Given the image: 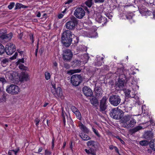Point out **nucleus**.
I'll list each match as a JSON object with an SVG mask.
<instances>
[{
	"instance_id": "59",
	"label": "nucleus",
	"mask_w": 155,
	"mask_h": 155,
	"mask_svg": "<svg viewBox=\"0 0 155 155\" xmlns=\"http://www.w3.org/2000/svg\"><path fill=\"white\" fill-rule=\"evenodd\" d=\"M8 62V59H3L2 61V63L3 64H5Z\"/></svg>"
},
{
	"instance_id": "24",
	"label": "nucleus",
	"mask_w": 155,
	"mask_h": 155,
	"mask_svg": "<svg viewBox=\"0 0 155 155\" xmlns=\"http://www.w3.org/2000/svg\"><path fill=\"white\" fill-rule=\"evenodd\" d=\"M132 101L130 98L125 97L124 101L123 103L126 105L132 106Z\"/></svg>"
},
{
	"instance_id": "29",
	"label": "nucleus",
	"mask_w": 155,
	"mask_h": 155,
	"mask_svg": "<svg viewBox=\"0 0 155 155\" xmlns=\"http://www.w3.org/2000/svg\"><path fill=\"white\" fill-rule=\"evenodd\" d=\"M143 129V127L140 126H137L131 129L130 132L132 134H134L139 130Z\"/></svg>"
},
{
	"instance_id": "43",
	"label": "nucleus",
	"mask_w": 155,
	"mask_h": 155,
	"mask_svg": "<svg viewBox=\"0 0 155 155\" xmlns=\"http://www.w3.org/2000/svg\"><path fill=\"white\" fill-rule=\"evenodd\" d=\"M135 2H137L138 5L140 6L144 2V0H135Z\"/></svg>"
},
{
	"instance_id": "47",
	"label": "nucleus",
	"mask_w": 155,
	"mask_h": 155,
	"mask_svg": "<svg viewBox=\"0 0 155 155\" xmlns=\"http://www.w3.org/2000/svg\"><path fill=\"white\" fill-rule=\"evenodd\" d=\"M15 3L14 2H12L10 3L8 6V8L9 9H11L13 8L15 5Z\"/></svg>"
},
{
	"instance_id": "64",
	"label": "nucleus",
	"mask_w": 155,
	"mask_h": 155,
	"mask_svg": "<svg viewBox=\"0 0 155 155\" xmlns=\"http://www.w3.org/2000/svg\"><path fill=\"white\" fill-rule=\"evenodd\" d=\"M115 147L116 146H114L112 145H110L109 146V148L110 150H112L114 149V147Z\"/></svg>"
},
{
	"instance_id": "12",
	"label": "nucleus",
	"mask_w": 155,
	"mask_h": 155,
	"mask_svg": "<svg viewBox=\"0 0 155 155\" xmlns=\"http://www.w3.org/2000/svg\"><path fill=\"white\" fill-rule=\"evenodd\" d=\"M73 56V54L69 49H67L63 51V59L66 61H71Z\"/></svg>"
},
{
	"instance_id": "55",
	"label": "nucleus",
	"mask_w": 155,
	"mask_h": 155,
	"mask_svg": "<svg viewBox=\"0 0 155 155\" xmlns=\"http://www.w3.org/2000/svg\"><path fill=\"white\" fill-rule=\"evenodd\" d=\"M51 153L50 151L47 150H46L45 151V155H50Z\"/></svg>"
},
{
	"instance_id": "25",
	"label": "nucleus",
	"mask_w": 155,
	"mask_h": 155,
	"mask_svg": "<svg viewBox=\"0 0 155 155\" xmlns=\"http://www.w3.org/2000/svg\"><path fill=\"white\" fill-rule=\"evenodd\" d=\"M79 136L84 141H87L91 139V138L87 135L81 133L79 134Z\"/></svg>"
},
{
	"instance_id": "61",
	"label": "nucleus",
	"mask_w": 155,
	"mask_h": 155,
	"mask_svg": "<svg viewBox=\"0 0 155 155\" xmlns=\"http://www.w3.org/2000/svg\"><path fill=\"white\" fill-rule=\"evenodd\" d=\"M126 18L127 19L130 20L132 19V17L130 15H126Z\"/></svg>"
},
{
	"instance_id": "3",
	"label": "nucleus",
	"mask_w": 155,
	"mask_h": 155,
	"mask_svg": "<svg viewBox=\"0 0 155 155\" xmlns=\"http://www.w3.org/2000/svg\"><path fill=\"white\" fill-rule=\"evenodd\" d=\"M124 75H122L119 78L118 81L116 83L115 87L117 90H123L124 86L125 80L127 82L129 80L125 79Z\"/></svg>"
},
{
	"instance_id": "52",
	"label": "nucleus",
	"mask_w": 155,
	"mask_h": 155,
	"mask_svg": "<svg viewBox=\"0 0 155 155\" xmlns=\"http://www.w3.org/2000/svg\"><path fill=\"white\" fill-rule=\"evenodd\" d=\"M94 65L97 66H100L102 65V62L98 61L97 62L95 63Z\"/></svg>"
},
{
	"instance_id": "38",
	"label": "nucleus",
	"mask_w": 155,
	"mask_h": 155,
	"mask_svg": "<svg viewBox=\"0 0 155 155\" xmlns=\"http://www.w3.org/2000/svg\"><path fill=\"white\" fill-rule=\"evenodd\" d=\"M92 130L95 134L99 138L101 137V135L99 134L98 131L94 127H92Z\"/></svg>"
},
{
	"instance_id": "62",
	"label": "nucleus",
	"mask_w": 155,
	"mask_h": 155,
	"mask_svg": "<svg viewBox=\"0 0 155 155\" xmlns=\"http://www.w3.org/2000/svg\"><path fill=\"white\" fill-rule=\"evenodd\" d=\"M0 81L4 82H6V80L4 78H0Z\"/></svg>"
},
{
	"instance_id": "42",
	"label": "nucleus",
	"mask_w": 155,
	"mask_h": 155,
	"mask_svg": "<svg viewBox=\"0 0 155 155\" xmlns=\"http://www.w3.org/2000/svg\"><path fill=\"white\" fill-rule=\"evenodd\" d=\"M18 68L19 69L21 70H26L28 69V68L26 66H25L23 64H19Z\"/></svg>"
},
{
	"instance_id": "58",
	"label": "nucleus",
	"mask_w": 155,
	"mask_h": 155,
	"mask_svg": "<svg viewBox=\"0 0 155 155\" xmlns=\"http://www.w3.org/2000/svg\"><path fill=\"white\" fill-rule=\"evenodd\" d=\"M95 2L96 3H102L104 2V0H94Z\"/></svg>"
},
{
	"instance_id": "39",
	"label": "nucleus",
	"mask_w": 155,
	"mask_h": 155,
	"mask_svg": "<svg viewBox=\"0 0 155 155\" xmlns=\"http://www.w3.org/2000/svg\"><path fill=\"white\" fill-rule=\"evenodd\" d=\"M85 3L87 6L89 7H91L93 4L92 0H87Z\"/></svg>"
},
{
	"instance_id": "60",
	"label": "nucleus",
	"mask_w": 155,
	"mask_h": 155,
	"mask_svg": "<svg viewBox=\"0 0 155 155\" xmlns=\"http://www.w3.org/2000/svg\"><path fill=\"white\" fill-rule=\"evenodd\" d=\"M35 122H36V125L38 126L40 122V120L39 119L37 118L35 120Z\"/></svg>"
},
{
	"instance_id": "48",
	"label": "nucleus",
	"mask_w": 155,
	"mask_h": 155,
	"mask_svg": "<svg viewBox=\"0 0 155 155\" xmlns=\"http://www.w3.org/2000/svg\"><path fill=\"white\" fill-rule=\"evenodd\" d=\"M105 15L109 19H111L112 16L111 14V13H107L104 12Z\"/></svg>"
},
{
	"instance_id": "54",
	"label": "nucleus",
	"mask_w": 155,
	"mask_h": 155,
	"mask_svg": "<svg viewBox=\"0 0 155 155\" xmlns=\"http://www.w3.org/2000/svg\"><path fill=\"white\" fill-rule=\"evenodd\" d=\"M70 65L67 63H65L64 64V68H65L68 69H69L70 68Z\"/></svg>"
},
{
	"instance_id": "40",
	"label": "nucleus",
	"mask_w": 155,
	"mask_h": 155,
	"mask_svg": "<svg viewBox=\"0 0 155 155\" xmlns=\"http://www.w3.org/2000/svg\"><path fill=\"white\" fill-rule=\"evenodd\" d=\"M139 143L142 146H146L148 143V142L147 140H144L140 141Z\"/></svg>"
},
{
	"instance_id": "19",
	"label": "nucleus",
	"mask_w": 155,
	"mask_h": 155,
	"mask_svg": "<svg viewBox=\"0 0 155 155\" xmlns=\"http://www.w3.org/2000/svg\"><path fill=\"white\" fill-rule=\"evenodd\" d=\"M139 11L140 13L143 16H148L152 14L151 11L148 10L147 9L144 8L142 9L140 8Z\"/></svg>"
},
{
	"instance_id": "23",
	"label": "nucleus",
	"mask_w": 155,
	"mask_h": 155,
	"mask_svg": "<svg viewBox=\"0 0 155 155\" xmlns=\"http://www.w3.org/2000/svg\"><path fill=\"white\" fill-rule=\"evenodd\" d=\"M97 142L94 140H90L87 143V145L88 147L91 146L94 148H96L97 146Z\"/></svg>"
},
{
	"instance_id": "15",
	"label": "nucleus",
	"mask_w": 155,
	"mask_h": 155,
	"mask_svg": "<svg viewBox=\"0 0 155 155\" xmlns=\"http://www.w3.org/2000/svg\"><path fill=\"white\" fill-rule=\"evenodd\" d=\"M95 20L96 21L100 23H102V25L105 24L107 22V18L103 17L99 12H96L95 13Z\"/></svg>"
},
{
	"instance_id": "6",
	"label": "nucleus",
	"mask_w": 155,
	"mask_h": 155,
	"mask_svg": "<svg viewBox=\"0 0 155 155\" xmlns=\"http://www.w3.org/2000/svg\"><path fill=\"white\" fill-rule=\"evenodd\" d=\"M121 101V97L118 95H113L109 97V101L111 105L114 106H117L118 105L120 104Z\"/></svg>"
},
{
	"instance_id": "63",
	"label": "nucleus",
	"mask_w": 155,
	"mask_h": 155,
	"mask_svg": "<svg viewBox=\"0 0 155 155\" xmlns=\"http://www.w3.org/2000/svg\"><path fill=\"white\" fill-rule=\"evenodd\" d=\"M13 150H9L8 153V155H12V154L13 153Z\"/></svg>"
},
{
	"instance_id": "7",
	"label": "nucleus",
	"mask_w": 155,
	"mask_h": 155,
	"mask_svg": "<svg viewBox=\"0 0 155 155\" xmlns=\"http://www.w3.org/2000/svg\"><path fill=\"white\" fill-rule=\"evenodd\" d=\"M82 78L81 75L76 74L72 76L71 77V82L75 86H78L82 81Z\"/></svg>"
},
{
	"instance_id": "41",
	"label": "nucleus",
	"mask_w": 155,
	"mask_h": 155,
	"mask_svg": "<svg viewBox=\"0 0 155 155\" xmlns=\"http://www.w3.org/2000/svg\"><path fill=\"white\" fill-rule=\"evenodd\" d=\"M81 71V70L80 69H77L74 70H71L68 71V74H72L73 73H77V72H80Z\"/></svg>"
},
{
	"instance_id": "37",
	"label": "nucleus",
	"mask_w": 155,
	"mask_h": 155,
	"mask_svg": "<svg viewBox=\"0 0 155 155\" xmlns=\"http://www.w3.org/2000/svg\"><path fill=\"white\" fill-rule=\"evenodd\" d=\"M74 114H75L77 118L78 119L80 120H81V114L80 112L79 111V110L77 111Z\"/></svg>"
},
{
	"instance_id": "33",
	"label": "nucleus",
	"mask_w": 155,
	"mask_h": 155,
	"mask_svg": "<svg viewBox=\"0 0 155 155\" xmlns=\"http://www.w3.org/2000/svg\"><path fill=\"white\" fill-rule=\"evenodd\" d=\"M132 106L125 105L124 110L126 112H129L131 111L132 109Z\"/></svg>"
},
{
	"instance_id": "21",
	"label": "nucleus",
	"mask_w": 155,
	"mask_h": 155,
	"mask_svg": "<svg viewBox=\"0 0 155 155\" xmlns=\"http://www.w3.org/2000/svg\"><path fill=\"white\" fill-rule=\"evenodd\" d=\"M79 127L81 130L84 133L86 134H88L89 133V131L88 129L81 122L79 124Z\"/></svg>"
},
{
	"instance_id": "13",
	"label": "nucleus",
	"mask_w": 155,
	"mask_h": 155,
	"mask_svg": "<svg viewBox=\"0 0 155 155\" xmlns=\"http://www.w3.org/2000/svg\"><path fill=\"white\" fill-rule=\"evenodd\" d=\"M0 40H2V42L4 41L8 42L12 38L13 34L11 32L8 34H4L3 32V30L0 31Z\"/></svg>"
},
{
	"instance_id": "50",
	"label": "nucleus",
	"mask_w": 155,
	"mask_h": 155,
	"mask_svg": "<svg viewBox=\"0 0 155 155\" xmlns=\"http://www.w3.org/2000/svg\"><path fill=\"white\" fill-rule=\"evenodd\" d=\"M71 110L72 112L74 113L76 112L78 110L75 107L72 106L71 107Z\"/></svg>"
},
{
	"instance_id": "18",
	"label": "nucleus",
	"mask_w": 155,
	"mask_h": 155,
	"mask_svg": "<svg viewBox=\"0 0 155 155\" xmlns=\"http://www.w3.org/2000/svg\"><path fill=\"white\" fill-rule=\"evenodd\" d=\"M132 118L131 115H127L123 116L121 119V121L122 123V127H124L126 124Z\"/></svg>"
},
{
	"instance_id": "20",
	"label": "nucleus",
	"mask_w": 155,
	"mask_h": 155,
	"mask_svg": "<svg viewBox=\"0 0 155 155\" xmlns=\"http://www.w3.org/2000/svg\"><path fill=\"white\" fill-rule=\"evenodd\" d=\"M136 123L135 120L133 118L131 119L126 124L124 127L126 128H129L130 127H133L135 125Z\"/></svg>"
},
{
	"instance_id": "1",
	"label": "nucleus",
	"mask_w": 155,
	"mask_h": 155,
	"mask_svg": "<svg viewBox=\"0 0 155 155\" xmlns=\"http://www.w3.org/2000/svg\"><path fill=\"white\" fill-rule=\"evenodd\" d=\"M74 41V44L78 43V38L71 34V32L69 30L64 31L61 37V41L63 44L66 47H69Z\"/></svg>"
},
{
	"instance_id": "2",
	"label": "nucleus",
	"mask_w": 155,
	"mask_h": 155,
	"mask_svg": "<svg viewBox=\"0 0 155 155\" xmlns=\"http://www.w3.org/2000/svg\"><path fill=\"white\" fill-rule=\"evenodd\" d=\"M110 115L111 117L116 120L120 119L124 115L123 111L117 108H113L110 112Z\"/></svg>"
},
{
	"instance_id": "17",
	"label": "nucleus",
	"mask_w": 155,
	"mask_h": 155,
	"mask_svg": "<svg viewBox=\"0 0 155 155\" xmlns=\"http://www.w3.org/2000/svg\"><path fill=\"white\" fill-rule=\"evenodd\" d=\"M82 91L84 95L87 97H91L93 95L92 91L88 87H84L83 88Z\"/></svg>"
},
{
	"instance_id": "10",
	"label": "nucleus",
	"mask_w": 155,
	"mask_h": 155,
	"mask_svg": "<svg viewBox=\"0 0 155 155\" xmlns=\"http://www.w3.org/2000/svg\"><path fill=\"white\" fill-rule=\"evenodd\" d=\"M5 52L8 55H11L15 51V45L13 44L8 43L6 45L5 48Z\"/></svg>"
},
{
	"instance_id": "35",
	"label": "nucleus",
	"mask_w": 155,
	"mask_h": 155,
	"mask_svg": "<svg viewBox=\"0 0 155 155\" xmlns=\"http://www.w3.org/2000/svg\"><path fill=\"white\" fill-rule=\"evenodd\" d=\"M8 94L5 93L4 94L2 97L0 98V100L2 102H4L7 99V96Z\"/></svg>"
},
{
	"instance_id": "36",
	"label": "nucleus",
	"mask_w": 155,
	"mask_h": 155,
	"mask_svg": "<svg viewBox=\"0 0 155 155\" xmlns=\"http://www.w3.org/2000/svg\"><path fill=\"white\" fill-rule=\"evenodd\" d=\"M5 51L4 46L0 43V55H2L4 53Z\"/></svg>"
},
{
	"instance_id": "44",
	"label": "nucleus",
	"mask_w": 155,
	"mask_h": 155,
	"mask_svg": "<svg viewBox=\"0 0 155 155\" xmlns=\"http://www.w3.org/2000/svg\"><path fill=\"white\" fill-rule=\"evenodd\" d=\"M61 115H62V119L63 120L64 126H65V122H66L65 115V114L63 112V110H62V113Z\"/></svg>"
},
{
	"instance_id": "56",
	"label": "nucleus",
	"mask_w": 155,
	"mask_h": 155,
	"mask_svg": "<svg viewBox=\"0 0 155 155\" xmlns=\"http://www.w3.org/2000/svg\"><path fill=\"white\" fill-rule=\"evenodd\" d=\"M73 0H68L66 2H65V4H70L72 3Z\"/></svg>"
},
{
	"instance_id": "57",
	"label": "nucleus",
	"mask_w": 155,
	"mask_h": 155,
	"mask_svg": "<svg viewBox=\"0 0 155 155\" xmlns=\"http://www.w3.org/2000/svg\"><path fill=\"white\" fill-rule=\"evenodd\" d=\"M13 153H14L15 155H17V153L19 151V148L16 150H13Z\"/></svg>"
},
{
	"instance_id": "53",
	"label": "nucleus",
	"mask_w": 155,
	"mask_h": 155,
	"mask_svg": "<svg viewBox=\"0 0 155 155\" xmlns=\"http://www.w3.org/2000/svg\"><path fill=\"white\" fill-rule=\"evenodd\" d=\"M116 138L117 139H118L119 140H120V142H121V143L123 144H124L125 143L124 142V141L121 139L119 137V136H117L116 137Z\"/></svg>"
},
{
	"instance_id": "27",
	"label": "nucleus",
	"mask_w": 155,
	"mask_h": 155,
	"mask_svg": "<svg viewBox=\"0 0 155 155\" xmlns=\"http://www.w3.org/2000/svg\"><path fill=\"white\" fill-rule=\"evenodd\" d=\"M95 94L97 97H99L102 94V90L100 87H97L95 88Z\"/></svg>"
},
{
	"instance_id": "45",
	"label": "nucleus",
	"mask_w": 155,
	"mask_h": 155,
	"mask_svg": "<svg viewBox=\"0 0 155 155\" xmlns=\"http://www.w3.org/2000/svg\"><path fill=\"white\" fill-rule=\"evenodd\" d=\"M24 59L22 58L21 59H19L18 61L16 62L17 65L18 64H21V63H24Z\"/></svg>"
},
{
	"instance_id": "31",
	"label": "nucleus",
	"mask_w": 155,
	"mask_h": 155,
	"mask_svg": "<svg viewBox=\"0 0 155 155\" xmlns=\"http://www.w3.org/2000/svg\"><path fill=\"white\" fill-rule=\"evenodd\" d=\"M28 7L27 6H26L25 5H24L21 3H16L15 7V10L18 9H19L21 8H27Z\"/></svg>"
},
{
	"instance_id": "30",
	"label": "nucleus",
	"mask_w": 155,
	"mask_h": 155,
	"mask_svg": "<svg viewBox=\"0 0 155 155\" xmlns=\"http://www.w3.org/2000/svg\"><path fill=\"white\" fill-rule=\"evenodd\" d=\"M91 103L94 106H96L98 104L97 99L95 97L92 98L90 101Z\"/></svg>"
},
{
	"instance_id": "32",
	"label": "nucleus",
	"mask_w": 155,
	"mask_h": 155,
	"mask_svg": "<svg viewBox=\"0 0 155 155\" xmlns=\"http://www.w3.org/2000/svg\"><path fill=\"white\" fill-rule=\"evenodd\" d=\"M131 91L128 89H126L124 91L125 96V97L131 98L133 97L134 96H131L130 94Z\"/></svg>"
},
{
	"instance_id": "11",
	"label": "nucleus",
	"mask_w": 155,
	"mask_h": 155,
	"mask_svg": "<svg viewBox=\"0 0 155 155\" xmlns=\"http://www.w3.org/2000/svg\"><path fill=\"white\" fill-rule=\"evenodd\" d=\"M107 97L104 96L100 101L99 104V111H104L107 109Z\"/></svg>"
},
{
	"instance_id": "22",
	"label": "nucleus",
	"mask_w": 155,
	"mask_h": 155,
	"mask_svg": "<svg viewBox=\"0 0 155 155\" xmlns=\"http://www.w3.org/2000/svg\"><path fill=\"white\" fill-rule=\"evenodd\" d=\"M153 134L151 131L146 132L144 134V137L147 140H150L153 138Z\"/></svg>"
},
{
	"instance_id": "5",
	"label": "nucleus",
	"mask_w": 155,
	"mask_h": 155,
	"mask_svg": "<svg viewBox=\"0 0 155 155\" xmlns=\"http://www.w3.org/2000/svg\"><path fill=\"white\" fill-rule=\"evenodd\" d=\"M78 23V20L74 16L70 17V20L66 23V28L69 30H73Z\"/></svg>"
},
{
	"instance_id": "4",
	"label": "nucleus",
	"mask_w": 155,
	"mask_h": 155,
	"mask_svg": "<svg viewBox=\"0 0 155 155\" xmlns=\"http://www.w3.org/2000/svg\"><path fill=\"white\" fill-rule=\"evenodd\" d=\"M52 87H51V92L54 96L57 98H61L62 97L63 94L61 87H56L55 84L51 83Z\"/></svg>"
},
{
	"instance_id": "34",
	"label": "nucleus",
	"mask_w": 155,
	"mask_h": 155,
	"mask_svg": "<svg viewBox=\"0 0 155 155\" xmlns=\"http://www.w3.org/2000/svg\"><path fill=\"white\" fill-rule=\"evenodd\" d=\"M150 145V148L155 151V139L151 141Z\"/></svg>"
},
{
	"instance_id": "28",
	"label": "nucleus",
	"mask_w": 155,
	"mask_h": 155,
	"mask_svg": "<svg viewBox=\"0 0 155 155\" xmlns=\"http://www.w3.org/2000/svg\"><path fill=\"white\" fill-rule=\"evenodd\" d=\"M81 62L80 61L75 59L72 62V66L73 67H75L79 66L80 65Z\"/></svg>"
},
{
	"instance_id": "46",
	"label": "nucleus",
	"mask_w": 155,
	"mask_h": 155,
	"mask_svg": "<svg viewBox=\"0 0 155 155\" xmlns=\"http://www.w3.org/2000/svg\"><path fill=\"white\" fill-rule=\"evenodd\" d=\"M45 78L47 80L49 79L50 78V73L48 72H46L45 73Z\"/></svg>"
},
{
	"instance_id": "14",
	"label": "nucleus",
	"mask_w": 155,
	"mask_h": 155,
	"mask_svg": "<svg viewBox=\"0 0 155 155\" xmlns=\"http://www.w3.org/2000/svg\"><path fill=\"white\" fill-rule=\"evenodd\" d=\"M74 15L77 18L81 19L84 16L85 12L82 8H78L75 9Z\"/></svg>"
},
{
	"instance_id": "49",
	"label": "nucleus",
	"mask_w": 155,
	"mask_h": 155,
	"mask_svg": "<svg viewBox=\"0 0 155 155\" xmlns=\"http://www.w3.org/2000/svg\"><path fill=\"white\" fill-rule=\"evenodd\" d=\"M29 36L30 37V39L32 43H33V42H34V40L33 34H29Z\"/></svg>"
},
{
	"instance_id": "26",
	"label": "nucleus",
	"mask_w": 155,
	"mask_h": 155,
	"mask_svg": "<svg viewBox=\"0 0 155 155\" xmlns=\"http://www.w3.org/2000/svg\"><path fill=\"white\" fill-rule=\"evenodd\" d=\"M84 151L87 154H91L92 155H96V151L93 148H90L88 150L85 149Z\"/></svg>"
},
{
	"instance_id": "51",
	"label": "nucleus",
	"mask_w": 155,
	"mask_h": 155,
	"mask_svg": "<svg viewBox=\"0 0 155 155\" xmlns=\"http://www.w3.org/2000/svg\"><path fill=\"white\" fill-rule=\"evenodd\" d=\"M18 55V53L17 52H15L14 54V55H13L12 57H11L10 59L11 60H14L16 58V57Z\"/></svg>"
},
{
	"instance_id": "16",
	"label": "nucleus",
	"mask_w": 155,
	"mask_h": 155,
	"mask_svg": "<svg viewBox=\"0 0 155 155\" xmlns=\"http://www.w3.org/2000/svg\"><path fill=\"white\" fill-rule=\"evenodd\" d=\"M20 81H27L29 80V75L26 71L21 72L18 75Z\"/></svg>"
},
{
	"instance_id": "9",
	"label": "nucleus",
	"mask_w": 155,
	"mask_h": 155,
	"mask_svg": "<svg viewBox=\"0 0 155 155\" xmlns=\"http://www.w3.org/2000/svg\"><path fill=\"white\" fill-rule=\"evenodd\" d=\"M19 90V87L14 84H11L9 87H7L6 89L8 93L13 95L18 94L20 91Z\"/></svg>"
},
{
	"instance_id": "8",
	"label": "nucleus",
	"mask_w": 155,
	"mask_h": 155,
	"mask_svg": "<svg viewBox=\"0 0 155 155\" xmlns=\"http://www.w3.org/2000/svg\"><path fill=\"white\" fill-rule=\"evenodd\" d=\"M115 74L117 75V77L118 76L119 78L122 75H124L125 79L127 80L129 79L130 72L128 70H125L123 68H118Z\"/></svg>"
}]
</instances>
